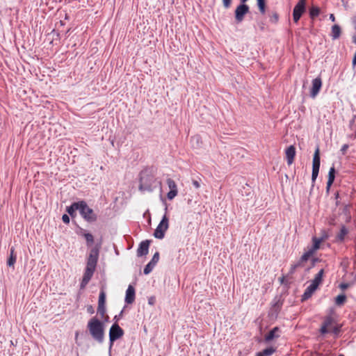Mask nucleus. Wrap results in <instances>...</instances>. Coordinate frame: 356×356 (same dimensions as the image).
<instances>
[{
	"mask_svg": "<svg viewBox=\"0 0 356 356\" xmlns=\"http://www.w3.org/2000/svg\"><path fill=\"white\" fill-rule=\"evenodd\" d=\"M87 328L92 339L98 343L104 341V323L97 317H92L87 324Z\"/></svg>",
	"mask_w": 356,
	"mask_h": 356,
	"instance_id": "1",
	"label": "nucleus"
},
{
	"mask_svg": "<svg viewBox=\"0 0 356 356\" xmlns=\"http://www.w3.org/2000/svg\"><path fill=\"white\" fill-rule=\"evenodd\" d=\"M154 181V176L147 170L141 171L140 173L139 190L143 192H152Z\"/></svg>",
	"mask_w": 356,
	"mask_h": 356,
	"instance_id": "2",
	"label": "nucleus"
},
{
	"mask_svg": "<svg viewBox=\"0 0 356 356\" xmlns=\"http://www.w3.org/2000/svg\"><path fill=\"white\" fill-rule=\"evenodd\" d=\"M79 213L88 222L92 223L97 220V215L90 208L84 200H81Z\"/></svg>",
	"mask_w": 356,
	"mask_h": 356,
	"instance_id": "3",
	"label": "nucleus"
},
{
	"mask_svg": "<svg viewBox=\"0 0 356 356\" xmlns=\"http://www.w3.org/2000/svg\"><path fill=\"white\" fill-rule=\"evenodd\" d=\"M124 334L122 328L118 323H114L109 330V351H111L115 341L120 339Z\"/></svg>",
	"mask_w": 356,
	"mask_h": 356,
	"instance_id": "4",
	"label": "nucleus"
},
{
	"mask_svg": "<svg viewBox=\"0 0 356 356\" xmlns=\"http://www.w3.org/2000/svg\"><path fill=\"white\" fill-rule=\"evenodd\" d=\"M320 165H321V157H320V151L318 147L316 149V151L314 154L313 157V162H312V186H314V184L316 181V179L318 177L319 169H320Z\"/></svg>",
	"mask_w": 356,
	"mask_h": 356,
	"instance_id": "5",
	"label": "nucleus"
},
{
	"mask_svg": "<svg viewBox=\"0 0 356 356\" xmlns=\"http://www.w3.org/2000/svg\"><path fill=\"white\" fill-rule=\"evenodd\" d=\"M168 218L166 214H165L157 227L156 228L154 232V236L158 239H162L165 236V233L168 229Z\"/></svg>",
	"mask_w": 356,
	"mask_h": 356,
	"instance_id": "6",
	"label": "nucleus"
},
{
	"mask_svg": "<svg viewBox=\"0 0 356 356\" xmlns=\"http://www.w3.org/2000/svg\"><path fill=\"white\" fill-rule=\"evenodd\" d=\"M284 304V300L281 296H275L272 302L271 307L269 312V315L272 317L277 318Z\"/></svg>",
	"mask_w": 356,
	"mask_h": 356,
	"instance_id": "7",
	"label": "nucleus"
},
{
	"mask_svg": "<svg viewBox=\"0 0 356 356\" xmlns=\"http://www.w3.org/2000/svg\"><path fill=\"white\" fill-rule=\"evenodd\" d=\"M306 10V0H300L293 10V19L297 23Z\"/></svg>",
	"mask_w": 356,
	"mask_h": 356,
	"instance_id": "8",
	"label": "nucleus"
},
{
	"mask_svg": "<svg viewBox=\"0 0 356 356\" xmlns=\"http://www.w3.org/2000/svg\"><path fill=\"white\" fill-rule=\"evenodd\" d=\"M250 8L245 3H241L235 10V19L236 23H241L244 19L245 15L249 12Z\"/></svg>",
	"mask_w": 356,
	"mask_h": 356,
	"instance_id": "9",
	"label": "nucleus"
},
{
	"mask_svg": "<svg viewBox=\"0 0 356 356\" xmlns=\"http://www.w3.org/2000/svg\"><path fill=\"white\" fill-rule=\"evenodd\" d=\"M322 87V79L318 76L312 80V88L310 90V97L315 98L319 93Z\"/></svg>",
	"mask_w": 356,
	"mask_h": 356,
	"instance_id": "10",
	"label": "nucleus"
},
{
	"mask_svg": "<svg viewBox=\"0 0 356 356\" xmlns=\"http://www.w3.org/2000/svg\"><path fill=\"white\" fill-rule=\"evenodd\" d=\"M166 183L170 189V191L167 193V197L168 200H172L177 195V186L175 181L171 178L167 179Z\"/></svg>",
	"mask_w": 356,
	"mask_h": 356,
	"instance_id": "11",
	"label": "nucleus"
},
{
	"mask_svg": "<svg viewBox=\"0 0 356 356\" xmlns=\"http://www.w3.org/2000/svg\"><path fill=\"white\" fill-rule=\"evenodd\" d=\"M150 241L145 240L140 242L139 244L138 248L137 250V256L143 257L145 256L149 252V247Z\"/></svg>",
	"mask_w": 356,
	"mask_h": 356,
	"instance_id": "12",
	"label": "nucleus"
},
{
	"mask_svg": "<svg viewBox=\"0 0 356 356\" xmlns=\"http://www.w3.org/2000/svg\"><path fill=\"white\" fill-rule=\"evenodd\" d=\"M280 329L279 327H274L270 330L264 337V340L266 343L271 341L272 340L280 337Z\"/></svg>",
	"mask_w": 356,
	"mask_h": 356,
	"instance_id": "13",
	"label": "nucleus"
},
{
	"mask_svg": "<svg viewBox=\"0 0 356 356\" xmlns=\"http://www.w3.org/2000/svg\"><path fill=\"white\" fill-rule=\"evenodd\" d=\"M135 289L132 285H129L127 291L124 301L127 304H132L135 300Z\"/></svg>",
	"mask_w": 356,
	"mask_h": 356,
	"instance_id": "14",
	"label": "nucleus"
},
{
	"mask_svg": "<svg viewBox=\"0 0 356 356\" xmlns=\"http://www.w3.org/2000/svg\"><path fill=\"white\" fill-rule=\"evenodd\" d=\"M81 200L79 202H74L72 203V204L69 207H67L66 211L68 213V214L72 217L74 218L76 216V211L78 210L80 211V207H81Z\"/></svg>",
	"mask_w": 356,
	"mask_h": 356,
	"instance_id": "15",
	"label": "nucleus"
},
{
	"mask_svg": "<svg viewBox=\"0 0 356 356\" xmlns=\"http://www.w3.org/2000/svg\"><path fill=\"white\" fill-rule=\"evenodd\" d=\"M334 323V318L327 316L325 318L322 326L321 327L320 332L321 334H325L329 332L327 327L330 326Z\"/></svg>",
	"mask_w": 356,
	"mask_h": 356,
	"instance_id": "16",
	"label": "nucleus"
},
{
	"mask_svg": "<svg viewBox=\"0 0 356 356\" xmlns=\"http://www.w3.org/2000/svg\"><path fill=\"white\" fill-rule=\"evenodd\" d=\"M296 156V148L293 145H290L286 149V157L289 165H291L293 162Z\"/></svg>",
	"mask_w": 356,
	"mask_h": 356,
	"instance_id": "17",
	"label": "nucleus"
},
{
	"mask_svg": "<svg viewBox=\"0 0 356 356\" xmlns=\"http://www.w3.org/2000/svg\"><path fill=\"white\" fill-rule=\"evenodd\" d=\"M318 287L315 286L314 285L310 284L307 289H305L303 295L302 296L301 300L305 301L308 300L309 298L312 297V294L314 293V291L317 289Z\"/></svg>",
	"mask_w": 356,
	"mask_h": 356,
	"instance_id": "18",
	"label": "nucleus"
},
{
	"mask_svg": "<svg viewBox=\"0 0 356 356\" xmlns=\"http://www.w3.org/2000/svg\"><path fill=\"white\" fill-rule=\"evenodd\" d=\"M100 245H95L90 250L88 258L98 260L99 254Z\"/></svg>",
	"mask_w": 356,
	"mask_h": 356,
	"instance_id": "19",
	"label": "nucleus"
},
{
	"mask_svg": "<svg viewBox=\"0 0 356 356\" xmlns=\"http://www.w3.org/2000/svg\"><path fill=\"white\" fill-rule=\"evenodd\" d=\"M335 173H336L335 168L334 166H332V168H330L329 172H328V179L327 181V187H326L327 191H329L330 186H332V184H333V182L334 181Z\"/></svg>",
	"mask_w": 356,
	"mask_h": 356,
	"instance_id": "20",
	"label": "nucleus"
},
{
	"mask_svg": "<svg viewBox=\"0 0 356 356\" xmlns=\"http://www.w3.org/2000/svg\"><path fill=\"white\" fill-rule=\"evenodd\" d=\"M323 241V238L322 237L317 238L316 236H314L312 238L313 245L308 249L309 250H312V252L314 253L315 251H316L317 250H318L320 248V245Z\"/></svg>",
	"mask_w": 356,
	"mask_h": 356,
	"instance_id": "21",
	"label": "nucleus"
},
{
	"mask_svg": "<svg viewBox=\"0 0 356 356\" xmlns=\"http://www.w3.org/2000/svg\"><path fill=\"white\" fill-rule=\"evenodd\" d=\"M341 33V27L338 24H334L332 26L331 37L332 40L338 39Z\"/></svg>",
	"mask_w": 356,
	"mask_h": 356,
	"instance_id": "22",
	"label": "nucleus"
},
{
	"mask_svg": "<svg viewBox=\"0 0 356 356\" xmlns=\"http://www.w3.org/2000/svg\"><path fill=\"white\" fill-rule=\"evenodd\" d=\"M324 274V270L321 269L319 270V272L316 275L314 279L312 281V284L314 285L315 286L318 287V285L321 283L323 276Z\"/></svg>",
	"mask_w": 356,
	"mask_h": 356,
	"instance_id": "23",
	"label": "nucleus"
},
{
	"mask_svg": "<svg viewBox=\"0 0 356 356\" xmlns=\"http://www.w3.org/2000/svg\"><path fill=\"white\" fill-rule=\"evenodd\" d=\"M277 350V348L273 346L268 347L264 349L262 351L259 352L258 354L260 356H271L273 353H275Z\"/></svg>",
	"mask_w": 356,
	"mask_h": 356,
	"instance_id": "24",
	"label": "nucleus"
},
{
	"mask_svg": "<svg viewBox=\"0 0 356 356\" xmlns=\"http://www.w3.org/2000/svg\"><path fill=\"white\" fill-rule=\"evenodd\" d=\"M348 231L346 226L343 225L341 227L340 232L337 234L336 238L338 241L342 242L343 241L346 235L348 234Z\"/></svg>",
	"mask_w": 356,
	"mask_h": 356,
	"instance_id": "25",
	"label": "nucleus"
},
{
	"mask_svg": "<svg viewBox=\"0 0 356 356\" xmlns=\"http://www.w3.org/2000/svg\"><path fill=\"white\" fill-rule=\"evenodd\" d=\"M14 252H15V249L13 247H12L10 248V257H8V260H7V265L9 266V267H11V266H13L15 261H16V259H17V257L16 255L14 254Z\"/></svg>",
	"mask_w": 356,
	"mask_h": 356,
	"instance_id": "26",
	"label": "nucleus"
},
{
	"mask_svg": "<svg viewBox=\"0 0 356 356\" xmlns=\"http://www.w3.org/2000/svg\"><path fill=\"white\" fill-rule=\"evenodd\" d=\"M95 271V269L94 268L86 267L83 277L88 280H90Z\"/></svg>",
	"mask_w": 356,
	"mask_h": 356,
	"instance_id": "27",
	"label": "nucleus"
},
{
	"mask_svg": "<svg viewBox=\"0 0 356 356\" xmlns=\"http://www.w3.org/2000/svg\"><path fill=\"white\" fill-rule=\"evenodd\" d=\"M83 237L86 239V245L88 247L91 246L94 243V236L90 233H87L83 234Z\"/></svg>",
	"mask_w": 356,
	"mask_h": 356,
	"instance_id": "28",
	"label": "nucleus"
},
{
	"mask_svg": "<svg viewBox=\"0 0 356 356\" xmlns=\"http://www.w3.org/2000/svg\"><path fill=\"white\" fill-rule=\"evenodd\" d=\"M259 10L261 14L266 12V0H257Z\"/></svg>",
	"mask_w": 356,
	"mask_h": 356,
	"instance_id": "29",
	"label": "nucleus"
},
{
	"mask_svg": "<svg viewBox=\"0 0 356 356\" xmlns=\"http://www.w3.org/2000/svg\"><path fill=\"white\" fill-rule=\"evenodd\" d=\"M320 13V9L318 7L313 6L309 10V15L311 18H315L318 16Z\"/></svg>",
	"mask_w": 356,
	"mask_h": 356,
	"instance_id": "30",
	"label": "nucleus"
},
{
	"mask_svg": "<svg viewBox=\"0 0 356 356\" xmlns=\"http://www.w3.org/2000/svg\"><path fill=\"white\" fill-rule=\"evenodd\" d=\"M346 300V295L343 293L340 294V295L337 296V298H335V303L337 305H341L345 302Z\"/></svg>",
	"mask_w": 356,
	"mask_h": 356,
	"instance_id": "31",
	"label": "nucleus"
},
{
	"mask_svg": "<svg viewBox=\"0 0 356 356\" xmlns=\"http://www.w3.org/2000/svg\"><path fill=\"white\" fill-rule=\"evenodd\" d=\"M98 260L87 258L86 267L96 269Z\"/></svg>",
	"mask_w": 356,
	"mask_h": 356,
	"instance_id": "32",
	"label": "nucleus"
},
{
	"mask_svg": "<svg viewBox=\"0 0 356 356\" xmlns=\"http://www.w3.org/2000/svg\"><path fill=\"white\" fill-rule=\"evenodd\" d=\"M106 302V293L104 290H101L99 296L98 305H105Z\"/></svg>",
	"mask_w": 356,
	"mask_h": 356,
	"instance_id": "33",
	"label": "nucleus"
},
{
	"mask_svg": "<svg viewBox=\"0 0 356 356\" xmlns=\"http://www.w3.org/2000/svg\"><path fill=\"white\" fill-rule=\"evenodd\" d=\"M314 253L312 252V250H309L308 249V250L307 252H305L302 255V257H300V260L301 261H303L304 263L306 262L309 259V257L313 254Z\"/></svg>",
	"mask_w": 356,
	"mask_h": 356,
	"instance_id": "34",
	"label": "nucleus"
},
{
	"mask_svg": "<svg viewBox=\"0 0 356 356\" xmlns=\"http://www.w3.org/2000/svg\"><path fill=\"white\" fill-rule=\"evenodd\" d=\"M106 310L105 305H98L97 313L99 314L101 318H104V316L106 314Z\"/></svg>",
	"mask_w": 356,
	"mask_h": 356,
	"instance_id": "35",
	"label": "nucleus"
},
{
	"mask_svg": "<svg viewBox=\"0 0 356 356\" xmlns=\"http://www.w3.org/2000/svg\"><path fill=\"white\" fill-rule=\"evenodd\" d=\"M155 266L149 262L145 266L143 273L145 275L149 274Z\"/></svg>",
	"mask_w": 356,
	"mask_h": 356,
	"instance_id": "36",
	"label": "nucleus"
},
{
	"mask_svg": "<svg viewBox=\"0 0 356 356\" xmlns=\"http://www.w3.org/2000/svg\"><path fill=\"white\" fill-rule=\"evenodd\" d=\"M269 17H270V22L273 24H276L278 22L279 15L275 12L273 13L271 15H270Z\"/></svg>",
	"mask_w": 356,
	"mask_h": 356,
	"instance_id": "37",
	"label": "nucleus"
},
{
	"mask_svg": "<svg viewBox=\"0 0 356 356\" xmlns=\"http://www.w3.org/2000/svg\"><path fill=\"white\" fill-rule=\"evenodd\" d=\"M159 260V252H156L153 255L151 261H149L150 264H153L154 266L156 265Z\"/></svg>",
	"mask_w": 356,
	"mask_h": 356,
	"instance_id": "38",
	"label": "nucleus"
},
{
	"mask_svg": "<svg viewBox=\"0 0 356 356\" xmlns=\"http://www.w3.org/2000/svg\"><path fill=\"white\" fill-rule=\"evenodd\" d=\"M62 220L65 224L70 223V216L67 214H63L62 216Z\"/></svg>",
	"mask_w": 356,
	"mask_h": 356,
	"instance_id": "39",
	"label": "nucleus"
},
{
	"mask_svg": "<svg viewBox=\"0 0 356 356\" xmlns=\"http://www.w3.org/2000/svg\"><path fill=\"white\" fill-rule=\"evenodd\" d=\"M90 282V280H88L87 279H85V278H82V280H81V289H83L86 287V286L88 284V282Z\"/></svg>",
	"mask_w": 356,
	"mask_h": 356,
	"instance_id": "40",
	"label": "nucleus"
},
{
	"mask_svg": "<svg viewBox=\"0 0 356 356\" xmlns=\"http://www.w3.org/2000/svg\"><path fill=\"white\" fill-rule=\"evenodd\" d=\"M340 331H341V326H335L332 329V332L335 335H338L339 334Z\"/></svg>",
	"mask_w": 356,
	"mask_h": 356,
	"instance_id": "41",
	"label": "nucleus"
},
{
	"mask_svg": "<svg viewBox=\"0 0 356 356\" xmlns=\"http://www.w3.org/2000/svg\"><path fill=\"white\" fill-rule=\"evenodd\" d=\"M192 184L197 189H198L200 187V183L198 180L193 179L192 181Z\"/></svg>",
	"mask_w": 356,
	"mask_h": 356,
	"instance_id": "42",
	"label": "nucleus"
},
{
	"mask_svg": "<svg viewBox=\"0 0 356 356\" xmlns=\"http://www.w3.org/2000/svg\"><path fill=\"white\" fill-rule=\"evenodd\" d=\"M76 234H77L78 235H81V236H83V234H87V233L86 232L85 229H83V228H81V227H78V229H77V231H76Z\"/></svg>",
	"mask_w": 356,
	"mask_h": 356,
	"instance_id": "43",
	"label": "nucleus"
},
{
	"mask_svg": "<svg viewBox=\"0 0 356 356\" xmlns=\"http://www.w3.org/2000/svg\"><path fill=\"white\" fill-rule=\"evenodd\" d=\"M348 287H349V284H348V283H341V284H339V288H340L341 290H346V289H347Z\"/></svg>",
	"mask_w": 356,
	"mask_h": 356,
	"instance_id": "44",
	"label": "nucleus"
},
{
	"mask_svg": "<svg viewBox=\"0 0 356 356\" xmlns=\"http://www.w3.org/2000/svg\"><path fill=\"white\" fill-rule=\"evenodd\" d=\"M348 148V145H347V144H344V145L341 147V152L342 154H346V151H347Z\"/></svg>",
	"mask_w": 356,
	"mask_h": 356,
	"instance_id": "45",
	"label": "nucleus"
},
{
	"mask_svg": "<svg viewBox=\"0 0 356 356\" xmlns=\"http://www.w3.org/2000/svg\"><path fill=\"white\" fill-rule=\"evenodd\" d=\"M232 0H222L223 6L225 8H229L231 5Z\"/></svg>",
	"mask_w": 356,
	"mask_h": 356,
	"instance_id": "46",
	"label": "nucleus"
},
{
	"mask_svg": "<svg viewBox=\"0 0 356 356\" xmlns=\"http://www.w3.org/2000/svg\"><path fill=\"white\" fill-rule=\"evenodd\" d=\"M297 267L296 266L295 264H292L291 266V268L289 270V273L292 275L295 273Z\"/></svg>",
	"mask_w": 356,
	"mask_h": 356,
	"instance_id": "47",
	"label": "nucleus"
},
{
	"mask_svg": "<svg viewBox=\"0 0 356 356\" xmlns=\"http://www.w3.org/2000/svg\"><path fill=\"white\" fill-rule=\"evenodd\" d=\"M123 311H121L119 315H115L113 318V320L115 321V323H118V321L120 320L122 315Z\"/></svg>",
	"mask_w": 356,
	"mask_h": 356,
	"instance_id": "48",
	"label": "nucleus"
},
{
	"mask_svg": "<svg viewBox=\"0 0 356 356\" xmlns=\"http://www.w3.org/2000/svg\"><path fill=\"white\" fill-rule=\"evenodd\" d=\"M296 265V266L298 268L299 267H302L304 265V262L303 261H301L300 259H299L296 264H294Z\"/></svg>",
	"mask_w": 356,
	"mask_h": 356,
	"instance_id": "49",
	"label": "nucleus"
},
{
	"mask_svg": "<svg viewBox=\"0 0 356 356\" xmlns=\"http://www.w3.org/2000/svg\"><path fill=\"white\" fill-rule=\"evenodd\" d=\"M352 65H353V67L355 68V67L356 66V51H355V54L353 58Z\"/></svg>",
	"mask_w": 356,
	"mask_h": 356,
	"instance_id": "50",
	"label": "nucleus"
},
{
	"mask_svg": "<svg viewBox=\"0 0 356 356\" xmlns=\"http://www.w3.org/2000/svg\"><path fill=\"white\" fill-rule=\"evenodd\" d=\"M87 311L90 314H93L94 313V309H93V308H92V307L91 305L88 307Z\"/></svg>",
	"mask_w": 356,
	"mask_h": 356,
	"instance_id": "51",
	"label": "nucleus"
},
{
	"mask_svg": "<svg viewBox=\"0 0 356 356\" xmlns=\"http://www.w3.org/2000/svg\"><path fill=\"white\" fill-rule=\"evenodd\" d=\"M154 298L153 297H151L149 300H148V302L149 305H154Z\"/></svg>",
	"mask_w": 356,
	"mask_h": 356,
	"instance_id": "52",
	"label": "nucleus"
},
{
	"mask_svg": "<svg viewBox=\"0 0 356 356\" xmlns=\"http://www.w3.org/2000/svg\"><path fill=\"white\" fill-rule=\"evenodd\" d=\"M329 18L332 22L335 21V17H334V14H330Z\"/></svg>",
	"mask_w": 356,
	"mask_h": 356,
	"instance_id": "53",
	"label": "nucleus"
},
{
	"mask_svg": "<svg viewBox=\"0 0 356 356\" xmlns=\"http://www.w3.org/2000/svg\"><path fill=\"white\" fill-rule=\"evenodd\" d=\"M102 318L104 319V321L102 322H104V323L105 322H108L109 317H108V316L105 315L104 318Z\"/></svg>",
	"mask_w": 356,
	"mask_h": 356,
	"instance_id": "54",
	"label": "nucleus"
},
{
	"mask_svg": "<svg viewBox=\"0 0 356 356\" xmlns=\"http://www.w3.org/2000/svg\"><path fill=\"white\" fill-rule=\"evenodd\" d=\"M318 259H313V265H314V264L318 261Z\"/></svg>",
	"mask_w": 356,
	"mask_h": 356,
	"instance_id": "55",
	"label": "nucleus"
},
{
	"mask_svg": "<svg viewBox=\"0 0 356 356\" xmlns=\"http://www.w3.org/2000/svg\"><path fill=\"white\" fill-rule=\"evenodd\" d=\"M241 1V3H245L246 1H248V0H240Z\"/></svg>",
	"mask_w": 356,
	"mask_h": 356,
	"instance_id": "56",
	"label": "nucleus"
},
{
	"mask_svg": "<svg viewBox=\"0 0 356 356\" xmlns=\"http://www.w3.org/2000/svg\"><path fill=\"white\" fill-rule=\"evenodd\" d=\"M280 282H281L282 283H283V282H284V277L280 278Z\"/></svg>",
	"mask_w": 356,
	"mask_h": 356,
	"instance_id": "57",
	"label": "nucleus"
},
{
	"mask_svg": "<svg viewBox=\"0 0 356 356\" xmlns=\"http://www.w3.org/2000/svg\"><path fill=\"white\" fill-rule=\"evenodd\" d=\"M256 356H260V355L258 354V353H257Z\"/></svg>",
	"mask_w": 356,
	"mask_h": 356,
	"instance_id": "58",
	"label": "nucleus"
},
{
	"mask_svg": "<svg viewBox=\"0 0 356 356\" xmlns=\"http://www.w3.org/2000/svg\"><path fill=\"white\" fill-rule=\"evenodd\" d=\"M339 356H344V355H339Z\"/></svg>",
	"mask_w": 356,
	"mask_h": 356,
	"instance_id": "59",
	"label": "nucleus"
}]
</instances>
